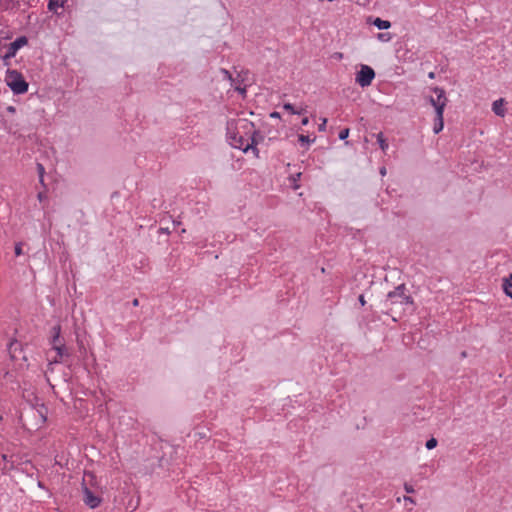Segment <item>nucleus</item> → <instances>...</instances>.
<instances>
[{
	"instance_id": "obj_1",
	"label": "nucleus",
	"mask_w": 512,
	"mask_h": 512,
	"mask_svg": "<svg viewBox=\"0 0 512 512\" xmlns=\"http://www.w3.org/2000/svg\"><path fill=\"white\" fill-rule=\"evenodd\" d=\"M254 132H259L255 129L252 122L246 119H239L236 122L235 129L232 130L230 124L227 127V135L229 144L236 149L245 151V144H249L254 137Z\"/></svg>"
},
{
	"instance_id": "obj_2",
	"label": "nucleus",
	"mask_w": 512,
	"mask_h": 512,
	"mask_svg": "<svg viewBox=\"0 0 512 512\" xmlns=\"http://www.w3.org/2000/svg\"><path fill=\"white\" fill-rule=\"evenodd\" d=\"M413 304L414 299L404 283L399 284L392 291L388 292L384 302V306L388 310H392L395 305L407 306Z\"/></svg>"
},
{
	"instance_id": "obj_3",
	"label": "nucleus",
	"mask_w": 512,
	"mask_h": 512,
	"mask_svg": "<svg viewBox=\"0 0 512 512\" xmlns=\"http://www.w3.org/2000/svg\"><path fill=\"white\" fill-rule=\"evenodd\" d=\"M5 81L14 95H21L28 91L29 84L18 70L7 69Z\"/></svg>"
},
{
	"instance_id": "obj_4",
	"label": "nucleus",
	"mask_w": 512,
	"mask_h": 512,
	"mask_svg": "<svg viewBox=\"0 0 512 512\" xmlns=\"http://www.w3.org/2000/svg\"><path fill=\"white\" fill-rule=\"evenodd\" d=\"M52 349L56 351L57 357L55 363L63 362L65 358L70 356L68 348L65 345L64 339L61 338V326L57 324L51 329V341Z\"/></svg>"
},
{
	"instance_id": "obj_5",
	"label": "nucleus",
	"mask_w": 512,
	"mask_h": 512,
	"mask_svg": "<svg viewBox=\"0 0 512 512\" xmlns=\"http://www.w3.org/2000/svg\"><path fill=\"white\" fill-rule=\"evenodd\" d=\"M374 78L375 71L373 68L362 64L360 70L356 73L355 81L360 87L364 88L370 86Z\"/></svg>"
},
{
	"instance_id": "obj_6",
	"label": "nucleus",
	"mask_w": 512,
	"mask_h": 512,
	"mask_svg": "<svg viewBox=\"0 0 512 512\" xmlns=\"http://www.w3.org/2000/svg\"><path fill=\"white\" fill-rule=\"evenodd\" d=\"M82 493H83V502L90 509H95L100 506L102 502V498L87 487V485L82 483Z\"/></svg>"
},
{
	"instance_id": "obj_7",
	"label": "nucleus",
	"mask_w": 512,
	"mask_h": 512,
	"mask_svg": "<svg viewBox=\"0 0 512 512\" xmlns=\"http://www.w3.org/2000/svg\"><path fill=\"white\" fill-rule=\"evenodd\" d=\"M432 91L436 94V98H434L433 96H429L427 100L433 107H435L438 104H441V102L447 103L448 99L443 88L434 87L432 88Z\"/></svg>"
},
{
	"instance_id": "obj_8",
	"label": "nucleus",
	"mask_w": 512,
	"mask_h": 512,
	"mask_svg": "<svg viewBox=\"0 0 512 512\" xmlns=\"http://www.w3.org/2000/svg\"><path fill=\"white\" fill-rule=\"evenodd\" d=\"M28 44V38L26 36H19L17 37L13 42H11L8 47L7 51L16 56V53L18 50H20L22 47L26 46Z\"/></svg>"
},
{
	"instance_id": "obj_9",
	"label": "nucleus",
	"mask_w": 512,
	"mask_h": 512,
	"mask_svg": "<svg viewBox=\"0 0 512 512\" xmlns=\"http://www.w3.org/2000/svg\"><path fill=\"white\" fill-rule=\"evenodd\" d=\"M367 23L371 24V25H374L379 30H387V29H389L391 27V22L390 21L383 20V19H381L379 17L373 18L372 16H369L367 18Z\"/></svg>"
},
{
	"instance_id": "obj_10",
	"label": "nucleus",
	"mask_w": 512,
	"mask_h": 512,
	"mask_svg": "<svg viewBox=\"0 0 512 512\" xmlns=\"http://www.w3.org/2000/svg\"><path fill=\"white\" fill-rule=\"evenodd\" d=\"M19 8V0H0V9L2 11L18 10Z\"/></svg>"
},
{
	"instance_id": "obj_11",
	"label": "nucleus",
	"mask_w": 512,
	"mask_h": 512,
	"mask_svg": "<svg viewBox=\"0 0 512 512\" xmlns=\"http://www.w3.org/2000/svg\"><path fill=\"white\" fill-rule=\"evenodd\" d=\"M504 103L505 100L503 98H500L493 102L492 111L494 112L495 115L500 117H503L505 115Z\"/></svg>"
},
{
	"instance_id": "obj_12",
	"label": "nucleus",
	"mask_w": 512,
	"mask_h": 512,
	"mask_svg": "<svg viewBox=\"0 0 512 512\" xmlns=\"http://www.w3.org/2000/svg\"><path fill=\"white\" fill-rule=\"evenodd\" d=\"M254 137L251 139L249 144H245V153L249 150H252L253 154L258 157L259 156V149L257 148L258 141L255 140V135H259V132H254Z\"/></svg>"
},
{
	"instance_id": "obj_13",
	"label": "nucleus",
	"mask_w": 512,
	"mask_h": 512,
	"mask_svg": "<svg viewBox=\"0 0 512 512\" xmlns=\"http://www.w3.org/2000/svg\"><path fill=\"white\" fill-rule=\"evenodd\" d=\"M502 286L506 296L512 299V274L503 279Z\"/></svg>"
},
{
	"instance_id": "obj_14",
	"label": "nucleus",
	"mask_w": 512,
	"mask_h": 512,
	"mask_svg": "<svg viewBox=\"0 0 512 512\" xmlns=\"http://www.w3.org/2000/svg\"><path fill=\"white\" fill-rule=\"evenodd\" d=\"M66 0H49L48 1V10L50 12H57L58 8H61L64 6Z\"/></svg>"
},
{
	"instance_id": "obj_15",
	"label": "nucleus",
	"mask_w": 512,
	"mask_h": 512,
	"mask_svg": "<svg viewBox=\"0 0 512 512\" xmlns=\"http://www.w3.org/2000/svg\"><path fill=\"white\" fill-rule=\"evenodd\" d=\"M377 143L379 144L382 151H386L388 149V143L385 139L382 132L376 134Z\"/></svg>"
},
{
	"instance_id": "obj_16",
	"label": "nucleus",
	"mask_w": 512,
	"mask_h": 512,
	"mask_svg": "<svg viewBox=\"0 0 512 512\" xmlns=\"http://www.w3.org/2000/svg\"><path fill=\"white\" fill-rule=\"evenodd\" d=\"M443 127H444V118H435L433 132L435 134H439L443 130Z\"/></svg>"
},
{
	"instance_id": "obj_17",
	"label": "nucleus",
	"mask_w": 512,
	"mask_h": 512,
	"mask_svg": "<svg viewBox=\"0 0 512 512\" xmlns=\"http://www.w3.org/2000/svg\"><path fill=\"white\" fill-rule=\"evenodd\" d=\"M447 103L445 102H441V104H438L434 107L435 109V118H444L443 117V114H444V109L446 107Z\"/></svg>"
},
{
	"instance_id": "obj_18",
	"label": "nucleus",
	"mask_w": 512,
	"mask_h": 512,
	"mask_svg": "<svg viewBox=\"0 0 512 512\" xmlns=\"http://www.w3.org/2000/svg\"><path fill=\"white\" fill-rule=\"evenodd\" d=\"M315 139H316L315 137L311 139L310 136L303 135V134H300L298 136V141L300 142L301 145H304V144L309 145V144L313 143L315 141Z\"/></svg>"
},
{
	"instance_id": "obj_19",
	"label": "nucleus",
	"mask_w": 512,
	"mask_h": 512,
	"mask_svg": "<svg viewBox=\"0 0 512 512\" xmlns=\"http://www.w3.org/2000/svg\"><path fill=\"white\" fill-rule=\"evenodd\" d=\"M21 346V344L17 341V340H14V341H11L9 343V352L11 353L12 357L15 358V352L16 350H18V348Z\"/></svg>"
},
{
	"instance_id": "obj_20",
	"label": "nucleus",
	"mask_w": 512,
	"mask_h": 512,
	"mask_svg": "<svg viewBox=\"0 0 512 512\" xmlns=\"http://www.w3.org/2000/svg\"><path fill=\"white\" fill-rule=\"evenodd\" d=\"M377 39L381 42H389L392 39V34L389 32L378 33Z\"/></svg>"
},
{
	"instance_id": "obj_21",
	"label": "nucleus",
	"mask_w": 512,
	"mask_h": 512,
	"mask_svg": "<svg viewBox=\"0 0 512 512\" xmlns=\"http://www.w3.org/2000/svg\"><path fill=\"white\" fill-rule=\"evenodd\" d=\"M283 108H284V110L290 112L291 114H298V115L302 114V110H300V111L296 110L294 105L291 103H285L283 105Z\"/></svg>"
},
{
	"instance_id": "obj_22",
	"label": "nucleus",
	"mask_w": 512,
	"mask_h": 512,
	"mask_svg": "<svg viewBox=\"0 0 512 512\" xmlns=\"http://www.w3.org/2000/svg\"><path fill=\"white\" fill-rule=\"evenodd\" d=\"M349 133H350V129H349V128H344V129H342V130L339 132V135H338L339 139H340V140L345 141V144H346V145H349V142H348V141H346V139H347V138H348V136H349Z\"/></svg>"
},
{
	"instance_id": "obj_23",
	"label": "nucleus",
	"mask_w": 512,
	"mask_h": 512,
	"mask_svg": "<svg viewBox=\"0 0 512 512\" xmlns=\"http://www.w3.org/2000/svg\"><path fill=\"white\" fill-rule=\"evenodd\" d=\"M301 175H302V173L298 172V173L293 174V175L290 176L289 179H290L291 183L293 184V188L294 189H297L299 187V185L297 184V181L300 180Z\"/></svg>"
},
{
	"instance_id": "obj_24",
	"label": "nucleus",
	"mask_w": 512,
	"mask_h": 512,
	"mask_svg": "<svg viewBox=\"0 0 512 512\" xmlns=\"http://www.w3.org/2000/svg\"><path fill=\"white\" fill-rule=\"evenodd\" d=\"M438 444V441L436 438L434 437H431L430 439H428L425 443V447L428 449V450H432L434 449Z\"/></svg>"
},
{
	"instance_id": "obj_25",
	"label": "nucleus",
	"mask_w": 512,
	"mask_h": 512,
	"mask_svg": "<svg viewBox=\"0 0 512 512\" xmlns=\"http://www.w3.org/2000/svg\"><path fill=\"white\" fill-rule=\"evenodd\" d=\"M15 56L10 52L6 51V53L2 56V61L4 65H9V60L14 58Z\"/></svg>"
},
{
	"instance_id": "obj_26",
	"label": "nucleus",
	"mask_w": 512,
	"mask_h": 512,
	"mask_svg": "<svg viewBox=\"0 0 512 512\" xmlns=\"http://www.w3.org/2000/svg\"><path fill=\"white\" fill-rule=\"evenodd\" d=\"M36 169H37L38 177L43 178L45 175V168H44L43 164L37 163Z\"/></svg>"
},
{
	"instance_id": "obj_27",
	"label": "nucleus",
	"mask_w": 512,
	"mask_h": 512,
	"mask_svg": "<svg viewBox=\"0 0 512 512\" xmlns=\"http://www.w3.org/2000/svg\"><path fill=\"white\" fill-rule=\"evenodd\" d=\"M14 252H15V255L16 256H20L22 255V243H16L15 245V248H14Z\"/></svg>"
},
{
	"instance_id": "obj_28",
	"label": "nucleus",
	"mask_w": 512,
	"mask_h": 512,
	"mask_svg": "<svg viewBox=\"0 0 512 512\" xmlns=\"http://www.w3.org/2000/svg\"><path fill=\"white\" fill-rule=\"evenodd\" d=\"M326 124H327V119H326V118H323V119H322V122L318 125V130H319V131H325V129H326Z\"/></svg>"
},
{
	"instance_id": "obj_29",
	"label": "nucleus",
	"mask_w": 512,
	"mask_h": 512,
	"mask_svg": "<svg viewBox=\"0 0 512 512\" xmlns=\"http://www.w3.org/2000/svg\"><path fill=\"white\" fill-rule=\"evenodd\" d=\"M404 490L409 494L414 492L413 486L407 483L404 484Z\"/></svg>"
},
{
	"instance_id": "obj_30",
	"label": "nucleus",
	"mask_w": 512,
	"mask_h": 512,
	"mask_svg": "<svg viewBox=\"0 0 512 512\" xmlns=\"http://www.w3.org/2000/svg\"><path fill=\"white\" fill-rule=\"evenodd\" d=\"M358 301H359V303H360V305H361V306H365V304H366V300H365V297H364V295H363V294L359 295V297H358Z\"/></svg>"
},
{
	"instance_id": "obj_31",
	"label": "nucleus",
	"mask_w": 512,
	"mask_h": 512,
	"mask_svg": "<svg viewBox=\"0 0 512 512\" xmlns=\"http://www.w3.org/2000/svg\"><path fill=\"white\" fill-rule=\"evenodd\" d=\"M6 111H7L8 113L14 114V113L16 112V108H15L14 106H8V107L6 108Z\"/></svg>"
},
{
	"instance_id": "obj_32",
	"label": "nucleus",
	"mask_w": 512,
	"mask_h": 512,
	"mask_svg": "<svg viewBox=\"0 0 512 512\" xmlns=\"http://www.w3.org/2000/svg\"><path fill=\"white\" fill-rule=\"evenodd\" d=\"M271 118H280V113L277 111H273L270 113Z\"/></svg>"
},
{
	"instance_id": "obj_33",
	"label": "nucleus",
	"mask_w": 512,
	"mask_h": 512,
	"mask_svg": "<svg viewBox=\"0 0 512 512\" xmlns=\"http://www.w3.org/2000/svg\"><path fill=\"white\" fill-rule=\"evenodd\" d=\"M37 198L42 201L43 199L46 198V195L44 192H39L38 195H37Z\"/></svg>"
},
{
	"instance_id": "obj_34",
	"label": "nucleus",
	"mask_w": 512,
	"mask_h": 512,
	"mask_svg": "<svg viewBox=\"0 0 512 512\" xmlns=\"http://www.w3.org/2000/svg\"><path fill=\"white\" fill-rule=\"evenodd\" d=\"M308 123H309V118H308V117H304V118L301 120V124H302L303 126L308 125Z\"/></svg>"
},
{
	"instance_id": "obj_35",
	"label": "nucleus",
	"mask_w": 512,
	"mask_h": 512,
	"mask_svg": "<svg viewBox=\"0 0 512 512\" xmlns=\"http://www.w3.org/2000/svg\"><path fill=\"white\" fill-rule=\"evenodd\" d=\"M158 232L159 233H165V234H169L170 233L168 228H162V227L159 228Z\"/></svg>"
},
{
	"instance_id": "obj_36",
	"label": "nucleus",
	"mask_w": 512,
	"mask_h": 512,
	"mask_svg": "<svg viewBox=\"0 0 512 512\" xmlns=\"http://www.w3.org/2000/svg\"><path fill=\"white\" fill-rule=\"evenodd\" d=\"M404 501H406V502H410V503H415V502H414V500H413V498H412V497H410V496H405V497H404Z\"/></svg>"
},
{
	"instance_id": "obj_37",
	"label": "nucleus",
	"mask_w": 512,
	"mask_h": 512,
	"mask_svg": "<svg viewBox=\"0 0 512 512\" xmlns=\"http://www.w3.org/2000/svg\"><path fill=\"white\" fill-rule=\"evenodd\" d=\"M235 90L238 91L241 94H244L246 92V88L236 87Z\"/></svg>"
},
{
	"instance_id": "obj_38",
	"label": "nucleus",
	"mask_w": 512,
	"mask_h": 512,
	"mask_svg": "<svg viewBox=\"0 0 512 512\" xmlns=\"http://www.w3.org/2000/svg\"><path fill=\"white\" fill-rule=\"evenodd\" d=\"M132 305L134 307H137L139 305V300L137 298H135L133 301H132Z\"/></svg>"
},
{
	"instance_id": "obj_39",
	"label": "nucleus",
	"mask_w": 512,
	"mask_h": 512,
	"mask_svg": "<svg viewBox=\"0 0 512 512\" xmlns=\"http://www.w3.org/2000/svg\"><path fill=\"white\" fill-rule=\"evenodd\" d=\"M255 140L259 142L260 140H263V136L259 133V135H255Z\"/></svg>"
},
{
	"instance_id": "obj_40",
	"label": "nucleus",
	"mask_w": 512,
	"mask_h": 512,
	"mask_svg": "<svg viewBox=\"0 0 512 512\" xmlns=\"http://www.w3.org/2000/svg\"><path fill=\"white\" fill-rule=\"evenodd\" d=\"M38 487H39V488L44 489V488H45V485H44V483H43V482L38 481Z\"/></svg>"
},
{
	"instance_id": "obj_41",
	"label": "nucleus",
	"mask_w": 512,
	"mask_h": 512,
	"mask_svg": "<svg viewBox=\"0 0 512 512\" xmlns=\"http://www.w3.org/2000/svg\"><path fill=\"white\" fill-rule=\"evenodd\" d=\"M39 182L40 184L43 186V187H46L45 183H44V177L43 178H39Z\"/></svg>"
},
{
	"instance_id": "obj_42",
	"label": "nucleus",
	"mask_w": 512,
	"mask_h": 512,
	"mask_svg": "<svg viewBox=\"0 0 512 512\" xmlns=\"http://www.w3.org/2000/svg\"><path fill=\"white\" fill-rule=\"evenodd\" d=\"M380 173H381L382 175H385V174H386V169H385V167H382V168L380 169Z\"/></svg>"
},
{
	"instance_id": "obj_43",
	"label": "nucleus",
	"mask_w": 512,
	"mask_h": 512,
	"mask_svg": "<svg viewBox=\"0 0 512 512\" xmlns=\"http://www.w3.org/2000/svg\"><path fill=\"white\" fill-rule=\"evenodd\" d=\"M428 77H429L430 79H433V78L435 77L434 72H430V73L428 74Z\"/></svg>"
},
{
	"instance_id": "obj_44",
	"label": "nucleus",
	"mask_w": 512,
	"mask_h": 512,
	"mask_svg": "<svg viewBox=\"0 0 512 512\" xmlns=\"http://www.w3.org/2000/svg\"><path fill=\"white\" fill-rule=\"evenodd\" d=\"M2 459H3L4 461H8V456H7L6 454H3V455H2Z\"/></svg>"
},
{
	"instance_id": "obj_45",
	"label": "nucleus",
	"mask_w": 512,
	"mask_h": 512,
	"mask_svg": "<svg viewBox=\"0 0 512 512\" xmlns=\"http://www.w3.org/2000/svg\"><path fill=\"white\" fill-rule=\"evenodd\" d=\"M155 201H156V199H154V200H153V207H154V208H155V207H156V205H157V202H155Z\"/></svg>"
},
{
	"instance_id": "obj_46",
	"label": "nucleus",
	"mask_w": 512,
	"mask_h": 512,
	"mask_svg": "<svg viewBox=\"0 0 512 512\" xmlns=\"http://www.w3.org/2000/svg\"><path fill=\"white\" fill-rule=\"evenodd\" d=\"M155 201H156V199H154V200H153V207H154V208H155V207H156V205H157V202H155Z\"/></svg>"
},
{
	"instance_id": "obj_47",
	"label": "nucleus",
	"mask_w": 512,
	"mask_h": 512,
	"mask_svg": "<svg viewBox=\"0 0 512 512\" xmlns=\"http://www.w3.org/2000/svg\"><path fill=\"white\" fill-rule=\"evenodd\" d=\"M461 356H462V357H466V352H465V351H463V352L461 353Z\"/></svg>"
}]
</instances>
